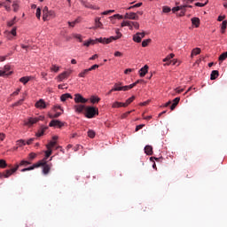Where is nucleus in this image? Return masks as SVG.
<instances>
[{
    "label": "nucleus",
    "mask_w": 227,
    "mask_h": 227,
    "mask_svg": "<svg viewBox=\"0 0 227 227\" xmlns=\"http://www.w3.org/2000/svg\"><path fill=\"white\" fill-rule=\"evenodd\" d=\"M42 166L43 175H49L51 168H52V163H47L45 160H41L37 163H35L33 166L21 169V172L24 173L25 171H32V169L36 168H42Z\"/></svg>",
    "instance_id": "nucleus-1"
},
{
    "label": "nucleus",
    "mask_w": 227,
    "mask_h": 227,
    "mask_svg": "<svg viewBox=\"0 0 227 227\" xmlns=\"http://www.w3.org/2000/svg\"><path fill=\"white\" fill-rule=\"evenodd\" d=\"M136 84H129L123 86L122 82L114 83L112 91H129V90H132Z\"/></svg>",
    "instance_id": "nucleus-2"
},
{
    "label": "nucleus",
    "mask_w": 227,
    "mask_h": 227,
    "mask_svg": "<svg viewBox=\"0 0 227 227\" xmlns=\"http://www.w3.org/2000/svg\"><path fill=\"white\" fill-rule=\"evenodd\" d=\"M85 116L86 118H95L96 114H98V110L95 106H87L85 108Z\"/></svg>",
    "instance_id": "nucleus-3"
},
{
    "label": "nucleus",
    "mask_w": 227,
    "mask_h": 227,
    "mask_svg": "<svg viewBox=\"0 0 227 227\" xmlns=\"http://www.w3.org/2000/svg\"><path fill=\"white\" fill-rule=\"evenodd\" d=\"M51 17H54V11H49V7L45 6L43 9V20L47 22Z\"/></svg>",
    "instance_id": "nucleus-4"
},
{
    "label": "nucleus",
    "mask_w": 227,
    "mask_h": 227,
    "mask_svg": "<svg viewBox=\"0 0 227 227\" xmlns=\"http://www.w3.org/2000/svg\"><path fill=\"white\" fill-rule=\"evenodd\" d=\"M19 169V165H15L13 168L5 170L3 174L4 178H10L13 173H15Z\"/></svg>",
    "instance_id": "nucleus-5"
},
{
    "label": "nucleus",
    "mask_w": 227,
    "mask_h": 227,
    "mask_svg": "<svg viewBox=\"0 0 227 227\" xmlns=\"http://www.w3.org/2000/svg\"><path fill=\"white\" fill-rule=\"evenodd\" d=\"M74 102L75 104H86V102H88V99L84 98V97H82V95L81 94H75Z\"/></svg>",
    "instance_id": "nucleus-6"
},
{
    "label": "nucleus",
    "mask_w": 227,
    "mask_h": 227,
    "mask_svg": "<svg viewBox=\"0 0 227 227\" xmlns=\"http://www.w3.org/2000/svg\"><path fill=\"white\" fill-rule=\"evenodd\" d=\"M65 123L61 122V121L52 120L50 122L49 127H58V129H61V127H63Z\"/></svg>",
    "instance_id": "nucleus-7"
},
{
    "label": "nucleus",
    "mask_w": 227,
    "mask_h": 227,
    "mask_svg": "<svg viewBox=\"0 0 227 227\" xmlns=\"http://www.w3.org/2000/svg\"><path fill=\"white\" fill-rule=\"evenodd\" d=\"M10 68L11 67L8 65L4 66V70H0V77H5V75H12V72H10Z\"/></svg>",
    "instance_id": "nucleus-8"
},
{
    "label": "nucleus",
    "mask_w": 227,
    "mask_h": 227,
    "mask_svg": "<svg viewBox=\"0 0 227 227\" xmlns=\"http://www.w3.org/2000/svg\"><path fill=\"white\" fill-rule=\"evenodd\" d=\"M86 108H87L86 106L82 104H78L74 106V109L75 113H78V114L82 113V111H86Z\"/></svg>",
    "instance_id": "nucleus-9"
},
{
    "label": "nucleus",
    "mask_w": 227,
    "mask_h": 227,
    "mask_svg": "<svg viewBox=\"0 0 227 227\" xmlns=\"http://www.w3.org/2000/svg\"><path fill=\"white\" fill-rule=\"evenodd\" d=\"M40 120H43V117L40 116L39 118H29L27 120V121L26 122V125H35V123H38V121H40Z\"/></svg>",
    "instance_id": "nucleus-10"
},
{
    "label": "nucleus",
    "mask_w": 227,
    "mask_h": 227,
    "mask_svg": "<svg viewBox=\"0 0 227 227\" xmlns=\"http://www.w3.org/2000/svg\"><path fill=\"white\" fill-rule=\"evenodd\" d=\"M145 36V32L142 33H137L135 35H133V40L137 42V43H140L141 40H143V37Z\"/></svg>",
    "instance_id": "nucleus-11"
},
{
    "label": "nucleus",
    "mask_w": 227,
    "mask_h": 227,
    "mask_svg": "<svg viewBox=\"0 0 227 227\" xmlns=\"http://www.w3.org/2000/svg\"><path fill=\"white\" fill-rule=\"evenodd\" d=\"M96 40L97 42H99V43H104V44L111 43V42L114 41L112 36H110L109 38L100 37Z\"/></svg>",
    "instance_id": "nucleus-12"
},
{
    "label": "nucleus",
    "mask_w": 227,
    "mask_h": 227,
    "mask_svg": "<svg viewBox=\"0 0 227 227\" xmlns=\"http://www.w3.org/2000/svg\"><path fill=\"white\" fill-rule=\"evenodd\" d=\"M35 107L37 109H45V107H47V105L45 104V101L43 99H40L35 103Z\"/></svg>",
    "instance_id": "nucleus-13"
},
{
    "label": "nucleus",
    "mask_w": 227,
    "mask_h": 227,
    "mask_svg": "<svg viewBox=\"0 0 227 227\" xmlns=\"http://www.w3.org/2000/svg\"><path fill=\"white\" fill-rule=\"evenodd\" d=\"M146 74H148V67L145 65L144 67H142L139 70V75H140V77H145V75H146Z\"/></svg>",
    "instance_id": "nucleus-14"
},
{
    "label": "nucleus",
    "mask_w": 227,
    "mask_h": 227,
    "mask_svg": "<svg viewBox=\"0 0 227 227\" xmlns=\"http://www.w3.org/2000/svg\"><path fill=\"white\" fill-rule=\"evenodd\" d=\"M145 153H146V155H153V147H152V145H146L145 147Z\"/></svg>",
    "instance_id": "nucleus-15"
},
{
    "label": "nucleus",
    "mask_w": 227,
    "mask_h": 227,
    "mask_svg": "<svg viewBox=\"0 0 227 227\" xmlns=\"http://www.w3.org/2000/svg\"><path fill=\"white\" fill-rule=\"evenodd\" d=\"M112 24H114L115 23V19H118L119 20H121V19H123V16L122 15H120V14H114L111 17H109Z\"/></svg>",
    "instance_id": "nucleus-16"
},
{
    "label": "nucleus",
    "mask_w": 227,
    "mask_h": 227,
    "mask_svg": "<svg viewBox=\"0 0 227 227\" xmlns=\"http://www.w3.org/2000/svg\"><path fill=\"white\" fill-rule=\"evenodd\" d=\"M68 98H73L72 94H70V93H66V94H63V95L60 97L61 102H67V100H68Z\"/></svg>",
    "instance_id": "nucleus-17"
},
{
    "label": "nucleus",
    "mask_w": 227,
    "mask_h": 227,
    "mask_svg": "<svg viewBox=\"0 0 227 227\" xmlns=\"http://www.w3.org/2000/svg\"><path fill=\"white\" fill-rule=\"evenodd\" d=\"M134 100H136L135 96H132L131 98H128L124 103L123 107H128L129 106H130V104H132V102H134Z\"/></svg>",
    "instance_id": "nucleus-18"
},
{
    "label": "nucleus",
    "mask_w": 227,
    "mask_h": 227,
    "mask_svg": "<svg viewBox=\"0 0 227 227\" xmlns=\"http://www.w3.org/2000/svg\"><path fill=\"white\" fill-rule=\"evenodd\" d=\"M218 77H219V71H217V70L212 71V73L210 74L211 81H215V79Z\"/></svg>",
    "instance_id": "nucleus-19"
},
{
    "label": "nucleus",
    "mask_w": 227,
    "mask_h": 227,
    "mask_svg": "<svg viewBox=\"0 0 227 227\" xmlns=\"http://www.w3.org/2000/svg\"><path fill=\"white\" fill-rule=\"evenodd\" d=\"M180 102V98H176L173 100V104L170 106L171 111H174V109L178 106V103Z\"/></svg>",
    "instance_id": "nucleus-20"
},
{
    "label": "nucleus",
    "mask_w": 227,
    "mask_h": 227,
    "mask_svg": "<svg viewBox=\"0 0 227 227\" xmlns=\"http://www.w3.org/2000/svg\"><path fill=\"white\" fill-rule=\"evenodd\" d=\"M198 54H201V49L195 48L192 51L191 58H194V56H198Z\"/></svg>",
    "instance_id": "nucleus-21"
},
{
    "label": "nucleus",
    "mask_w": 227,
    "mask_h": 227,
    "mask_svg": "<svg viewBox=\"0 0 227 227\" xmlns=\"http://www.w3.org/2000/svg\"><path fill=\"white\" fill-rule=\"evenodd\" d=\"M129 20H139V16H137V13L136 12H129Z\"/></svg>",
    "instance_id": "nucleus-22"
},
{
    "label": "nucleus",
    "mask_w": 227,
    "mask_h": 227,
    "mask_svg": "<svg viewBox=\"0 0 227 227\" xmlns=\"http://www.w3.org/2000/svg\"><path fill=\"white\" fill-rule=\"evenodd\" d=\"M52 155V149H48L45 151V157L43 159V160H45L47 162V159H49Z\"/></svg>",
    "instance_id": "nucleus-23"
},
{
    "label": "nucleus",
    "mask_w": 227,
    "mask_h": 227,
    "mask_svg": "<svg viewBox=\"0 0 227 227\" xmlns=\"http://www.w3.org/2000/svg\"><path fill=\"white\" fill-rule=\"evenodd\" d=\"M68 75H70L69 72H64L59 75V81H63V80L67 79L68 77Z\"/></svg>",
    "instance_id": "nucleus-24"
},
{
    "label": "nucleus",
    "mask_w": 227,
    "mask_h": 227,
    "mask_svg": "<svg viewBox=\"0 0 227 227\" xmlns=\"http://www.w3.org/2000/svg\"><path fill=\"white\" fill-rule=\"evenodd\" d=\"M28 81H31V76H23L20 79V82H22V84H27Z\"/></svg>",
    "instance_id": "nucleus-25"
},
{
    "label": "nucleus",
    "mask_w": 227,
    "mask_h": 227,
    "mask_svg": "<svg viewBox=\"0 0 227 227\" xmlns=\"http://www.w3.org/2000/svg\"><path fill=\"white\" fill-rule=\"evenodd\" d=\"M192 24L195 26V27H200V18H192Z\"/></svg>",
    "instance_id": "nucleus-26"
},
{
    "label": "nucleus",
    "mask_w": 227,
    "mask_h": 227,
    "mask_svg": "<svg viewBox=\"0 0 227 227\" xmlns=\"http://www.w3.org/2000/svg\"><path fill=\"white\" fill-rule=\"evenodd\" d=\"M226 27H227V21L226 20H223L222 22V27H221V33L223 35H224V33H226Z\"/></svg>",
    "instance_id": "nucleus-27"
},
{
    "label": "nucleus",
    "mask_w": 227,
    "mask_h": 227,
    "mask_svg": "<svg viewBox=\"0 0 227 227\" xmlns=\"http://www.w3.org/2000/svg\"><path fill=\"white\" fill-rule=\"evenodd\" d=\"M29 164H31L30 161L23 160L20 162V164H16V166H19V168H20V166H29Z\"/></svg>",
    "instance_id": "nucleus-28"
},
{
    "label": "nucleus",
    "mask_w": 227,
    "mask_h": 227,
    "mask_svg": "<svg viewBox=\"0 0 227 227\" xmlns=\"http://www.w3.org/2000/svg\"><path fill=\"white\" fill-rule=\"evenodd\" d=\"M17 146H26V140L20 139L16 142Z\"/></svg>",
    "instance_id": "nucleus-29"
},
{
    "label": "nucleus",
    "mask_w": 227,
    "mask_h": 227,
    "mask_svg": "<svg viewBox=\"0 0 227 227\" xmlns=\"http://www.w3.org/2000/svg\"><path fill=\"white\" fill-rule=\"evenodd\" d=\"M173 58H175V55L173 53H170L165 59H163V62L166 63L167 61L173 59Z\"/></svg>",
    "instance_id": "nucleus-30"
},
{
    "label": "nucleus",
    "mask_w": 227,
    "mask_h": 227,
    "mask_svg": "<svg viewBox=\"0 0 227 227\" xmlns=\"http://www.w3.org/2000/svg\"><path fill=\"white\" fill-rule=\"evenodd\" d=\"M89 72H90V69H84L78 75H79V77H86V75H88Z\"/></svg>",
    "instance_id": "nucleus-31"
},
{
    "label": "nucleus",
    "mask_w": 227,
    "mask_h": 227,
    "mask_svg": "<svg viewBox=\"0 0 227 227\" xmlns=\"http://www.w3.org/2000/svg\"><path fill=\"white\" fill-rule=\"evenodd\" d=\"M8 164L6 163V160L0 159V168L2 169H4V168H7Z\"/></svg>",
    "instance_id": "nucleus-32"
},
{
    "label": "nucleus",
    "mask_w": 227,
    "mask_h": 227,
    "mask_svg": "<svg viewBox=\"0 0 227 227\" xmlns=\"http://www.w3.org/2000/svg\"><path fill=\"white\" fill-rule=\"evenodd\" d=\"M123 105H124V103L116 101V102H114V103L113 104L112 107H114V108H116V107H123Z\"/></svg>",
    "instance_id": "nucleus-33"
},
{
    "label": "nucleus",
    "mask_w": 227,
    "mask_h": 227,
    "mask_svg": "<svg viewBox=\"0 0 227 227\" xmlns=\"http://www.w3.org/2000/svg\"><path fill=\"white\" fill-rule=\"evenodd\" d=\"M116 36H112L113 40H120V37L121 36V34L120 33V29H116L115 31Z\"/></svg>",
    "instance_id": "nucleus-34"
},
{
    "label": "nucleus",
    "mask_w": 227,
    "mask_h": 227,
    "mask_svg": "<svg viewBox=\"0 0 227 227\" xmlns=\"http://www.w3.org/2000/svg\"><path fill=\"white\" fill-rule=\"evenodd\" d=\"M54 146H56V141H51V142L46 145V148L51 150V148H54Z\"/></svg>",
    "instance_id": "nucleus-35"
},
{
    "label": "nucleus",
    "mask_w": 227,
    "mask_h": 227,
    "mask_svg": "<svg viewBox=\"0 0 227 227\" xmlns=\"http://www.w3.org/2000/svg\"><path fill=\"white\" fill-rule=\"evenodd\" d=\"M90 102H91V104H95L96 102L98 103V102H100V98H97V97H95V96H92V97L90 98Z\"/></svg>",
    "instance_id": "nucleus-36"
},
{
    "label": "nucleus",
    "mask_w": 227,
    "mask_h": 227,
    "mask_svg": "<svg viewBox=\"0 0 227 227\" xmlns=\"http://www.w3.org/2000/svg\"><path fill=\"white\" fill-rule=\"evenodd\" d=\"M95 136H96V133L93 129H90L88 131V137H90L91 139H93V137H95Z\"/></svg>",
    "instance_id": "nucleus-37"
},
{
    "label": "nucleus",
    "mask_w": 227,
    "mask_h": 227,
    "mask_svg": "<svg viewBox=\"0 0 227 227\" xmlns=\"http://www.w3.org/2000/svg\"><path fill=\"white\" fill-rule=\"evenodd\" d=\"M17 20V17H14L11 21L7 22V26H9V27H12V26H13L15 24V22Z\"/></svg>",
    "instance_id": "nucleus-38"
},
{
    "label": "nucleus",
    "mask_w": 227,
    "mask_h": 227,
    "mask_svg": "<svg viewBox=\"0 0 227 227\" xmlns=\"http://www.w3.org/2000/svg\"><path fill=\"white\" fill-rule=\"evenodd\" d=\"M24 100H25V98L20 99L19 101H17L16 103L13 104V106L17 107L19 106H22V103L24 102Z\"/></svg>",
    "instance_id": "nucleus-39"
},
{
    "label": "nucleus",
    "mask_w": 227,
    "mask_h": 227,
    "mask_svg": "<svg viewBox=\"0 0 227 227\" xmlns=\"http://www.w3.org/2000/svg\"><path fill=\"white\" fill-rule=\"evenodd\" d=\"M35 17H36L37 19H39V20H40V17H42V9H40V7H38V8L36 9Z\"/></svg>",
    "instance_id": "nucleus-40"
},
{
    "label": "nucleus",
    "mask_w": 227,
    "mask_h": 227,
    "mask_svg": "<svg viewBox=\"0 0 227 227\" xmlns=\"http://www.w3.org/2000/svg\"><path fill=\"white\" fill-rule=\"evenodd\" d=\"M227 58V51L226 52H223L220 55L219 57V61H224V59H226Z\"/></svg>",
    "instance_id": "nucleus-41"
},
{
    "label": "nucleus",
    "mask_w": 227,
    "mask_h": 227,
    "mask_svg": "<svg viewBox=\"0 0 227 227\" xmlns=\"http://www.w3.org/2000/svg\"><path fill=\"white\" fill-rule=\"evenodd\" d=\"M101 18H96L95 22H96V27H102V22H100Z\"/></svg>",
    "instance_id": "nucleus-42"
},
{
    "label": "nucleus",
    "mask_w": 227,
    "mask_h": 227,
    "mask_svg": "<svg viewBox=\"0 0 227 227\" xmlns=\"http://www.w3.org/2000/svg\"><path fill=\"white\" fill-rule=\"evenodd\" d=\"M12 8H13V12H19L20 5L17 4V2H13Z\"/></svg>",
    "instance_id": "nucleus-43"
},
{
    "label": "nucleus",
    "mask_w": 227,
    "mask_h": 227,
    "mask_svg": "<svg viewBox=\"0 0 227 227\" xmlns=\"http://www.w3.org/2000/svg\"><path fill=\"white\" fill-rule=\"evenodd\" d=\"M91 44H92V45L95 44V41L90 40V41H87V42H85V43H83V45H84L85 47H90Z\"/></svg>",
    "instance_id": "nucleus-44"
},
{
    "label": "nucleus",
    "mask_w": 227,
    "mask_h": 227,
    "mask_svg": "<svg viewBox=\"0 0 227 227\" xmlns=\"http://www.w3.org/2000/svg\"><path fill=\"white\" fill-rule=\"evenodd\" d=\"M150 42H152V39L144 40L142 42V47H148V43H150Z\"/></svg>",
    "instance_id": "nucleus-45"
},
{
    "label": "nucleus",
    "mask_w": 227,
    "mask_h": 227,
    "mask_svg": "<svg viewBox=\"0 0 227 227\" xmlns=\"http://www.w3.org/2000/svg\"><path fill=\"white\" fill-rule=\"evenodd\" d=\"M61 114V113H59V112H56V114H49V118H59V115Z\"/></svg>",
    "instance_id": "nucleus-46"
},
{
    "label": "nucleus",
    "mask_w": 227,
    "mask_h": 227,
    "mask_svg": "<svg viewBox=\"0 0 227 227\" xmlns=\"http://www.w3.org/2000/svg\"><path fill=\"white\" fill-rule=\"evenodd\" d=\"M29 160H34V159H36V153H30L28 155Z\"/></svg>",
    "instance_id": "nucleus-47"
},
{
    "label": "nucleus",
    "mask_w": 227,
    "mask_h": 227,
    "mask_svg": "<svg viewBox=\"0 0 227 227\" xmlns=\"http://www.w3.org/2000/svg\"><path fill=\"white\" fill-rule=\"evenodd\" d=\"M73 37L76 38L77 40H79V42H82V37L79 34H73Z\"/></svg>",
    "instance_id": "nucleus-48"
},
{
    "label": "nucleus",
    "mask_w": 227,
    "mask_h": 227,
    "mask_svg": "<svg viewBox=\"0 0 227 227\" xmlns=\"http://www.w3.org/2000/svg\"><path fill=\"white\" fill-rule=\"evenodd\" d=\"M162 11H163V13H169V12H171V8L168 6H163Z\"/></svg>",
    "instance_id": "nucleus-49"
},
{
    "label": "nucleus",
    "mask_w": 227,
    "mask_h": 227,
    "mask_svg": "<svg viewBox=\"0 0 227 227\" xmlns=\"http://www.w3.org/2000/svg\"><path fill=\"white\" fill-rule=\"evenodd\" d=\"M51 70L52 72H59V67L56 66V65H52Z\"/></svg>",
    "instance_id": "nucleus-50"
},
{
    "label": "nucleus",
    "mask_w": 227,
    "mask_h": 227,
    "mask_svg": "<svg viewBox=\"0 0 227 227\" xmlns=\"http://www.w3.org/2000/svg\"><path fill=\"white\" fill-rule=\"evenodd\" d=\"M130 113H132V111H129V112H126V113L122 114L121 118L122 120H125V118H127V116H129V114H130Z\"/></svg>",
    "instance_id": "nucleus-51"
},
{
    "label": "nucleus",
    "mask_w": 227,
    "mask_h": 227,
    "mask_svg": "<svg viewBox=\"0 0 227 227\" xmlns=\"http://www.w3.org/2000/svg\"><path fill=\"white\" fill-rule=\"evenodd\" d=\"M69 26L71 27H74V26H75L76 24H79V20H75L74 21H72V22H68Z\"/></svg>",
    "instance_id": "nucleus-52"
},
{
    "label": "nucleus",
    "mask_w": 227,
    "mask_h": 227,
    "mask_svg": "<svg viewBox=\"0 0 227 227\" xmlns=\"http://www.w3.org/2000/svg\"><path fill=\"white\" fill-rule=\"evenodd\" d=\"M208 2H206L205 4H202V3H196L195 4V6H199L200 8H203V6H207V4Z\"/></svg>",
    "instance_id": "nucleus-53"
},
{
    "label": "nucleus",
    "mask_w": 227,
    "mask_h": 227,
    "mask_svg": "<svg viewBox=\"0 0 227 227\" xmlns=\"http://www.w3.org/2000/svg\"><path fill=\"white\" fill-rule=\"evenodd\" d=\"M121 26L122 27H125L126 26H130V21H122L121 22Z\"/></svg>",
    "instance_id": "nucleus-54"
},
{
    "label": "nucleus",
    "mask_w": 227,
    "mask_h": 227,
    "mask_svg": "<svg viewBox=\"0 0 227 227\" xmlns=\"http://www.w3.org/2000/svg\"><path fill=\"white\" fill-rule=\"evenodd\" d=\"M131 24L135 29H139V24L136 21H131Z\"/></svg>",
    "instance_id": "nucleus-55"
},
{
    "label": "nucleus",
    "mask_w": 227,
    "mask_h": 227,
    "mask_svg": "<svg viewBox=\"0 0 227 227\" xmlns=\"http://www.w3.org/2000/svg\"><path fill=\"white\" fill-rule=\"evenodd\" d=\"M98 65L95 64L92 67H90L88 70L89 72H91V70H97V68H98Z\"/></svg>",
    "instance_id": "nucleus-56"
},
{
    "label": "nucleus",
    "mask_w": 227,
    "mask_h": 227,
    "mask_svg": "<svg viewBox=\"0 0 227 227\" xmlns=\"http://www.w3.org/2000/svg\"><path fill=\"white\" fill-rule=\"evenodd\" d=\"M11 35H12V36H17V27H13L12 29Z\"/></svg>",
    "instance_id": "nucleus-57"
},
{
    "label": "nucleus",
    "mask_w": 227,
    "mask_h": 227,
    "mask_svg": "<svg viewBox=\"0 0 227 227\" xmlns=\"http://www.w3.org/2000/svg\"><path fill=\"white\" fill-rule=\"evenodd\" d=\"M143 127H145V124H139L136 127V132H138V130H141V129H143Z\"/></svg>",
    "instance_id": "nucleus-58"
},
{
    "label": "nucleus",
    "mask_w": 227,
    "mask_h": 227,
    "mask_svg": "<svg viewBox=\"0 0 227 227\" xmlns=\"http://www.w3.org/2000/svg\"><path fill=\"white\" fill-rule=\"evenodd\" d=\"M44 132L40 129L38 132L36 133L37 137H42L43 136Z\"/></svg>",
    "instance_id": "nucleus-59"
},
{
    "label": "nucleus",
    "mask_w": 227,
    "mask_h": 227,
    "mask_svg": "<svg viewBox=\"0 0 227 227\" xmlns=\"http://www.w3.org/2000/svg\"><path fill=\"white\" fill-rule=\"evenodd\" d=\"M58 109H59L60 111H63V108H61L60 106H55L53 107L54 113H57V112H58Z\"/></svg>",
    "instance_id": "nucleus-60"
},
{
    "label": "nucleus",
    "mask_w": 227,
    "mask_h": 227,
    "mask_svg": "<svg viewBox=\"0 0 227 227\" xmlns=\"http://www.w3.org/2000/svg\"><path fill=\"white\" fill-rule=\"evenodd\" d=\"M114 56L115 58H121V56H123V53H121V51H115Z\"/></svg>",
    "instance_id": "nucleus-61"
},
{
    "label": "nucleus",
    "mask_w": 227,
    "mask_h": 227,
    "mask_svg": "<svg viewBox=\"0 0 227 227\" xmlns=\"http://www.w3.org/2000/svg\"><path fill=\"white\" fill-rule=\"evenodd\" d=\"M226 19V16H219L218 17V19H217V20H218V22H223V20H224Z\"/></svg>",
    "instance_id": "nucleus-62"
},
{
    "label": "nucleus",
    "mask_w": 227,
    "mask_h": 227,
    "mask_svg": "<svg viewBox=\"0 0 227 227\" xmlns=\"http://www.w3.org/2000/svg\"><path fill=\"white\" fill-rule=\"evenodd\" d=\"M4 137H6V135L0 133V141H4Z\"/></svg>",
    "instance_id": "nucleus-63"
},
{
    "label": "nucleus",
    "mask_w": 227,
    "mask_h": 227,
    "mask_svg": "<svg viewBox=\"0 0 227 227\" xmlns=\"http://www.w3.org/2000/svg\"><path fill=\"white\" fill-rule=\"evenodd\" d=\"M35 141V138H30L26 142V145H31Z\"/></svg>",
    "instance_id": "nucleus-64"
}]
</instances>
